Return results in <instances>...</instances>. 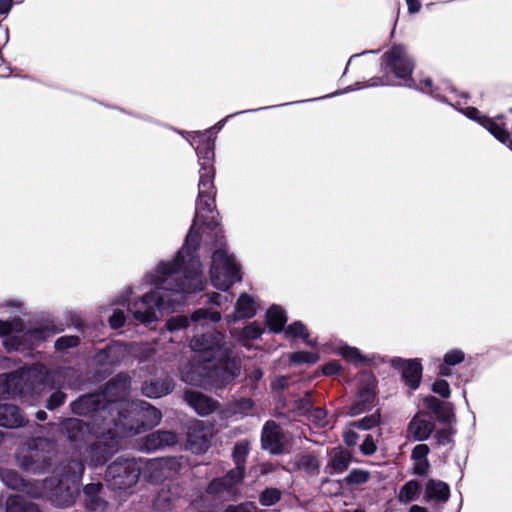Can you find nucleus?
Here are the masks:
<instances>
[{"label": "nucleus", "mask_w": 512, "mask_h": 512, "mask_svg": "<svg viewBox=\"0 0 512 512\" xmlns=\"http://www.w3.org/2000/svg\"><path fill=\"white\" fill-rule=\"evenodd\" d=\"M369 479V472L361 469H354L346 476L345 480L348 484H363L366 483Z\"/></svg>", "instance_id": "3c124183"}, {"label": "nucleus", "mask_w": 512, "mask_h": 512, "mask_svg": "<svg viewBox=\"0 0 512 512\" xmlns=\"http://www.w3.org/2000/svg\"><path fill=\"white\" fill-rule=\"evenodd\" d=\"M261 445L271 454H281L284 450L283 434L281 427L272 420L267 421L261 432Z\"/></svg>", "instance_id": "412c9836"}, {"label": "nucleus", "mask_w": 512, "mask_h": 512, "mask_svg": "<svg viewBox=\"0 0 512 512\" xmlns=\"http://www.w3.org/2000/svg\"><path fill=\"white\" fill-rule=\"evenodd\" d=\"M375 398V378L373 374L367 376V382L360 386L355 403L350 408L351 416L365 412Z\"/></svg>", "instance_id": "393cba45"}, {"label": "nucleus", "mask_w": 512, "mask_h": 512, "mask_svg": "<svg viewBox=\"0 0 512 512\" xmlns=\"http://www.w3.org/2000/svg\"><path fill=\"white\" fill-rule=\"evenodd\" d=\"M177 435L171 431L158 430L145 437L144 446L147 450H158L177 443Z\"/></svg>", "instance_id": "2f4dec72"}, {"label": "nucleus", "mask_w": 512, "mask_h": 512, "mask_svg": "<svg viewBox=\"0 0 512 512\" xmlns=\"http://www.w3.org/2000/svg\"><path fill=\"white\" fill-rule=\"evenodd\" d=\"M83 504L86 510L91 512H104L107 508V501L103 496V485L90 483L83 488Z\"/></svg>", "instance_id": "5701e85b"}, {"label": "nucleus", "mask_w": 512, "mask_h": 512, "mask_svg": "<svg viewBox=\"0 0 512 512\" xmlns=\"http://www.w3.org/2000/svg\"><path fill=\"white\" fill-rule=\"evenodd\" d=\"M264 332V328L257 322L246 325L239 333L235 330L231 331V335L237 338L238 342L246 347L251 348L250 342L259 339Z\"/></svg>", "instance_id": "f704fd0d"}, {"label": "nucleus", "mask_w": 512, "mask_h": 512, "mask_svg": "<svg viewBox=\"0 0 512 512\" xmlns=\"http://www.w3.org/2000/svg\"><path fill=\"white\" fill-rule=\"evenodd\" d=\"M129 409L125 412L128 419L119 418L117 423H133L137 425V431H126V436L139 434L142 430L152 428L158 425L161 421L162 414L160 410L150 405L143 400H134L131 403H126Z\"/></svg>", "instance_id": "ddd939ff"}, {"label": "nucleus", "mask_w": 512, "mask_h": 512, "mask_svg": "<svg viewBox=\"0 0 512 512\" xmlns=\"http://www.w3.org/2000/svg\"><path fill=\"white\" fill-rule=\"evenodd\" d=\"M313 409L311 397L309 394H306L305 397L300 398L295 402V412L297 415H309L311 410Z\"/></svg>", "instance_id": "603ef678"}, {"label": "nucleus", "mask_w": 512, "mask_h": 512, "mask_svg": "<svg viewBox=\"0 0 512 512\" xmlns=\"http://www.w3.org/2000/svg\"><path fill=\"white\" fill-rule=\"evenodd\" d=\"M184 398L188 405L200 416L210 415L218 408L216 400L198 391H186Z\"/></svg>", "instance_id": "cd10ccee"}, {"label": "nucleus", "mask_w": 512, "mask_h": 512, "mask_svg": "<svg viewBox=\"0 0 512 512\" xmlns=\"http://www.w3.org/2000/svg\"><path fill=\"white\" fill-rule=\"evenodd\" d=\"M53 473H57L61 478L69 480L72 484L77 485L83 476L84 465L81 460L72 459L62 464L60 468H54Z\"/></svg>", "instance_id": "473e14b6"}, {"label": "nucleus", "mask_w": 512, "mask_h": 512, "mask_svg": "<svg viewBox=\"0 0 512 512\" xmlns=\"http://www.w3.org/2000/svg\"><path fill=\"white\" fill-rule=\"evenodd\" d=\"M130 387V377L125 373H119L113 377L105 386V389L99 394L103 395V402L109 408V416L118 420L119 418L128 419L125 412L129 409L126 403H131L125 399Z\"/></svg>", "instance_id": "9d476101"}, {"label": "nucleus", "mask_w": 512, "mask_h": 512, "mask_svg": "<svg viewBox=\"0 0 512 512\" xmlns=\"http://www.w3.org/2000/svg\"><path fill=\"white\" fill-rule=\"evenodd\" d=\"M6 512H40V510L36 504L21 496L13 495L7 499Z\"/></svg>", "instance_id": "a19ab883"}, {"label": "nucleus", "mask_w": 512, "mask_h": 512, "mask_svg": "<svg viewBox=\"0 0 512 512\" xmlns=\"http://www.w3.org/2000/svg\"><path fill=\"white\" fill-rule=\"evenodd\" d=\"M249 453V446L246 442H238L233 449V461L235 468L233 470H239L241 475L245 476V463Z\"/></svg>", "instance_id": "c03bdc74"}, {"label": "nucleus", "mask_w": 512, "mask_h": 512, "mask_svg": "<svg viewBox=\"0 0 512 512\" xmlns=\"http://www.w3.org/2000/svg\"><path fill=\"white\" fill-rule=\"evenodd\" d=\"M221 320V314L206 308H199L191 314L190 319L184 315H177L169 318L166 322V328L169 332L186 329L190 321L198 326H204L207 323H217Z\"/></svg>", "instance_id": "dca6fc26"}, {"label": "nucleus", "mask_w": 512, "mask_h": 512, "mask_svg": "<svg viewBox=\"0 0 512 512\" xmlns=\"http://www.w3.org/2000/svg\"><path fill=\"white\" fill-rule=\"evenodd\" d=\"M282 332L286 338H300L310 347L317 346V341L315 339H309L308 329L301 321H295L290 325L285 326Z\"/></svg>", "instance_id": "ea45409f"}, {"label": "nucleus", "mask_w": 512, "mask_h": 512, "mask_svg": "<svg viewBox=\"0 0 512 512\" xmlns=\"http://www.w3.org/2000/svg\"><path fill=\"white\" fill-rule=\"evenodd\" d=\"M381 67L384 72V76L382 78L373 79V81L367 86L403 85L429 94L436 99L450 104L454 108H457L460 105L459 102L453 103L445 96H442L439 93L438 88L433 87V83L430 78H425L418 82L411 78L414 70V62L406 48L402 45H395L383 54Z\"/></svg>", "instance_id": "39448f33"}, {"label": "nucleus", "mask_w": 512, "mask_h": 512, "mask_svg": "<svg viewBox=\"0 0 512 512\" xmlns=\"http://www.w3.org/2000/svg\"><path fill=\"white\" fill-rule=\"evenodd\" d=\"M220 232L218 223L215 226H208L200 220L197 224L196 235L194 237L195 248L191 247L190 249L192 254L199 259L198 250L200 249V241H207L208 238L214 237L213 246L215 250L211 256L210 279L215 288L227 291L234 283L242 280L241 266L235 256L228 251L223 240L224 237ZM199 264L202 274H204L201 262H199ZM204 279H206V277H204ZM205 284H207V280H205ZM205 286L206 285H204V287Z\"/></svg>", "instance_id": "7ed1b4c3"}, {"label": "nucleus", "mask_w": 512, "mask_h": 512, "mask_svg": "<svg viewBox=\"0 0 512 512\" xmlns=\"http://www.w3.org/2000/svg\"><path fill=\"white\" fill-rule=\"evenodd\" d=\"M281 498L280 490L276 488H267L259 495V502L263 506H272Z\"/></svg>", "instance_id": "09e8293b"}, {"label": "nucleus", "mask_w": 512, "mask_h": 512, "mask_svg": "<svg viewBox=\"0 0 512 512\" xmlns=\"http://www.w3.org/2000/svg\"><path fill=\"white\" fill-rule=\"evenodd\" d=\"M360 450L364 455H372L376 452L377 447L371 435H367L360 446Z\"/></svg>", "instance_id": "680f3d73"}, {"label": "nucleus", "mask_w": 512, "mask_h": 512, "mask_svg": "<svg viewBox=\"0 0 512 512\" xmlns=\"http://www.w3.org/2000/svg\"><path fill=\"white\" fill-rule=\"evenodd\" d=\"M66 480L60 478L55 487L51 488L48 499L52 505L58 508H67L72 506L78 495L77 488H71L65 482Z\"/></svg>", "instance_id": "4be33fe9"}, {"label": "nucleus", "mask_w": 512, "mask_h": 512, "mask_svg": "<svg viewBox=\"0 0 512 512\" xmlns=\"http://www.w3.org/2000/svg\"><path fill=\"white\" fill-rule=\"evenodd\" d=\"M154 508L161 512L171 509V501L164 492L159 493L154 500Z\"/></svg>", "instance_id": "bf43d9fd"}, {"label": "nucleus", "mask_w": 512, "mask_h": 512, "mask_svg": "<svg viewBox=\"0 0 512 512\" xmlns=\"http://www.w3.org/2000/svg\"><path fill=\"white\" fill-rule=\"evenodd\" d=\"M55 457V443L42 437L31 438L22 443L15 455L17 465L34 474L54 472Z\"/></svg>", "instance_id": "0eeeda50"}, {"label": "nucleus", "mask_w": 512, "mask_h": 512, "mask_svg": "<svg viewBox=\"0 0 512 512\" xmlns=\"http://www.w3.org/2000/svg\"><path fill=\"white\" fill-rule=\"evenodd\" d=\"M80 344V338L75 335H65L59 337L55 341V349L57 351H65L70 348L77 347Z\"/></svg>", "instance_id": "8fccbe9b"}, {"label": "nucleus", "mask_w": 512, "mask_h": 512, "mask_svg": "<svg viewBox=\"0 0 512 512\" xmlns=\"http://www.w3.org/2000/svg\"><path fill=\"white\" fill-rule=\"evenodd\" d=\"M239 470H230L225 476L213 479L206 488V492L214 497L229 500L238 492L244 480Z\"/></svg>", "instance_id": "2eb2a0df"}, {"label": "nucleus", "mask_w": 512, "mask_h": 512, "mask_svg": "<svg viewBox=\"0 0 512 512\" xmlns=\"http://www.w3.org/2000/svg\"><path fill=\"white\" fill-rule=\"evenodd\" d=\"M71 411L80 416H90L94 429L103 426H109L111 416H109V408L103 402V395L99 393H91L80 396L70 404Z\"/></svg>", "instance_id": "f8f14e48"}, {"label": "nucleus", "mask_w": 512, "mask_h": 512, "mask_svg": "<svg viewBox=\"0 0 512 512\" xmlns=\"http://www.w3.org/2000/svg\"><path fill=\"white\" fill-rule=\"evenodd\" d=\"M49 378L50 373L46 366L33 364L11 373L1 374L0 387L7 397H22L45 384Z\"/></svg>", "instance_id": "6e6552de"}, {"label": "nucleus", "mask_w": 512, "mask_h": 512, "mask_svg": "<svg viewBox=\"0 0 512 512\" xmlns=\"http://www.w3.org/2000/svg\"><path fill=\"white\" fill-rule=\"evenodd\" d=\"M194 234L188 233L182 248L176 256L160 262L145 276V281L154 289L145 293L138 300H132L133 288H125L114 301V305L126 306L133 318L149 325L158 320L157 312L173 311L182 305L186 296L202 291L205 279L198 259L192 254Z\"/></svg>", "instance_id": "f257e3e1"}, {"label": "nucleus", "mask_w": 512, "mask_h": 512, "mask_svg": "<svg viewBox=\"0 0 512 512\" xmlns=\"http://www.w3.org/2000/svg\"><path fill=\"white\" fill-rule=\"evenodd\" d=\"M432 390L443 398H449L451 394L448 382L443 379L436 380L432 385Z\"/></svg>", "instance_id": "4d7b16f0"}, {"label": "nucleus", "mask_w": 512, "mask_h": 512, "mask_svg": "<svg viewBox=\"0 0 512 512\" xmlns=\"http://www.w3.org/2000/svg\"><path fill=\"white\" fill-rule=\"evenodd\" d=\"M294 468L307 474H317L320 468L318 458L310 453L298 454L293 459Z\"/></svg>", "instance_id": "58836bf2"}, {"label": "nucleus", "mask_w": 512, "mask_h": 512, "mask_svg": "<svg viewBox=\"0 0 512 512\" xmlns=\"http://www.w3.org/2000/svg\"><path fill=\"white\" fill-rule=\"evenodd\" d=\"M465 360V353L461 349H452L443 356V362L438 366V373L441 376H451L452 366H456Z\"/></svg>", "instance_id": "4c0bfd02"}, {"label": "nucleus", "mask_w": 512, "mask_h": 512, "mask_svg": "<svg viewBox=\"0 0 512 512\" xmlns=\"http://www.w3.org/2000/svg\"><path fill=\"white\" fill-rule=\"evenodd\" d=\"M211 438V426L204 421L195 420L188 427L186 449L195 454H202L210 447Z\"/></svg>", "instance_id": "f3484780"}, {"label": "nucleus", "mask_w": 512, "mask_h": 512, "mask_svg": "<svg viewBox=\"0 0 512 512\" xmlns=\"http://www.w3.org/2000/svg\"><path fill=\"white\" fill-rule=\"evenodd\" d=\"M254 407V402L250 398H241L234 402L229 403L222 414L226 418L230 417H245L251 413Z\"/></svg>", "instance_id": "e433bc0d"}, {"label": "nucleus", "mask_w": 512, "mask_h": 512, "mask_svg": "<svg viewBox=\"0 0 512 512\" xmlns=\"http://www.w3.org/2000/svg\"><path fill=\"white\" fill-rule=\"evenodd\" d=\"M456 109L463 113L469 119L478 122L481 126L487 129L497 140H499L503 144H506L507 147L512 151V140L510 139L509 132L505 128V124L502 121V117L493 119L483 116L475 107H467L463 109L459 105Z\"/></svg>", "instance_id": "4468645a"}, {"label": "nucleus", "mask_w": 512, "mask_h": 512, "mask_svg": "<svg viewBox=\"0 0 512 512\" xmlns=\"http://www.w3.org/2000/svg\"><path fill=\"white\" fill-rule=\"evenodd\" d=\"M190 348L196 353L192 361L181 369V379L190 385L204 389L222 388L240 372L233 358V344L216 330H207L194 335Z\"/></svg>", "instance_id": "f03ea898"}, {"label": "nucleus", "mask_w": 512, "mask_h": 512, "mask_svg": "<svg viewBox=\"0 0 512 512\" xmlns=\"http://www.w3.org/2000/svg\"><path fill=\"white\" fill-rule=\"evenodd\" d=\"M61 426L62 432L76 449H80L94 437V427H90L83 420L68 418Z\"/></svg>", "instance_id": "a211bd4d"}, {"label": "nucleus", "mask_w": 512, "mask_h": 512, "mask_svg": "<svg viewBox=\"0 0 512 512\" xmlns=\"http://www.w3.org/2000/svg\"><path fill=\"white\" fill-rule=\"evenodd\" d=\"M29 421L21 409L13 404H0V426L5 428H18L25 426Z\"/></svg>", "instance_id": "c756f323"}, {"label": "nucleus", "mask_w": 512, "mask_h": 512, "mask_svg": "<svg viewBox=\"0 0 512 512\" xmlns=\"http://www.w3.org/2000/svg\"><path fill=\"white\" fill-rule=\"evenodd\" d=\"M141 462V474L144 479L151 483H158L164 478L168 477L169 469L172 461L164 458H155L144 460L137 459Z\"/></svg>", "instance_id": "aec40b11"}, {"label": "nucleus", "mask_w": 512, "mask_h": 512, "mask_svg": "<svg viewBox=\"0 0 512 512\" xmlns=\"http://www.w3.org/2000/svg\"><path fill=\"white\" fill-rule=\"evenodd\" d=\"M22 328H23V323L18 328L10 331L6 335L1 336V337H4L3 345L7 351H22L25 349V345L23 342L24 336L12 335V332L22 331Z\"/></svg>", "instance_id": "a18cd8bd"}, {"label": "nucleus", "mask_w": 512, "mask_h": 512, "mask_svg": "<svg viewBox=\"0 0 512 512\" xmlns=\"http://www.w3.org/2000/svg\"><path fill=\"white\" fill-rule=\"evenodd\" d=\"M350 462L351 455L349 452L342 449H334L326 466V471L330 474H341L348 468Z\"/></svg>", "instance_id": "c9c22d12"}, {"label": "nucleus", "mask_w": 512, "mask_h": 512, "mask_svg": "<svg viewBox=\"0 0 512 512\" xmlns=\"http://www.w3.org/2000/svg\"><path fill=\"white\" fill-rule=\"evenodd\" d=\"M0 478L2 482L13 490L23 491L33 498L41 496V492L34 484L23 479L16 471L10 469H3L0 471Z\"/></svg>", "instance_id": "bb28decb"}, {"label": "nucleus", "mask_w": 512, "mask_h": 512, "mask_svg": "<svg viewBox=\"0 0 512 512\" xmlns=\"http://www.w3.org/2000/svg\"><path fill=\"white\" fill-rule=\"evenodd\" d=\"M103 426L94 429L93 442L84 452V460L88 465L102 466L119 449L120 439L126 436V431H137L133 423H117L115 418Z\"/></svg>", "instance_id": "423d86ee"}, {"label": "nucleus", "mask_w": 512, "mask_h": 512, "mask_svg": "<svg viewBox=\"0 0 512 512\" xmlns=\"http://www.w3.org/2000/svg\"><path fill=\"white\" fill-rule=\"evenodd\" d=\"M262 377H263V371L260 368H254L246 376L247 384L250 386L251 389H255L256 383L259 380H261Z\"/></svg>", "instance_id": "0e129e2a"}, {"label": "nucleus", "mask_w": 512, "mask_h": 512, "mask_svg": "<svg viewBox=\"0 0 512 512\" xmlns=\"http://www.w3.org/2000/svg\"><path fill=\"white\" fill-rule=\"evenodd\" d=\"M420 494V484L416 480L406 482L400 489L397 499L402 504H408L418 498Z\"/></svg>", "instance_id": "79ce46f5"}, {"label": "nucleus", "mask_w": 512, "mask_h": 512, "mask_svg": "<svg viewBox=\"0 0 512 512\" xmlns=\"http://www.w3.org/2000/svg\"><path fill=\"white\" fill-rule=\"evenodd\" d=\"M141 474L136 458L119 457L106 470L105 479L112 489L124 490L135 485Z\"/></svg>", "instance_id": "9b49d317"}, {"label": "nucleus", "mask_w": 512, "mask_h": 512, "mask_svg": "<svg viewBox=\"0 0 512 512\" xmlns=\"http://www.w3.org/2000/svg\"><path fill=\"white\" fill-rule=\"evenodd\" d=\"M413 462L414 474L418 476H423L427 474L430 467L428 459L413 460Z\"/></svg>", "instance_id": "338daca9"}, {"label": "nucleus", "mask_w": 512, "mask_h": 512, "mask_svg": "<svg viewBox=\"0 0 512 512\" xmlns=\"http://www.w3.org/2000/svg\"><path fill=\"white\" fill-rule=\"evenodd\" d=\"M225 512H255V507L252 503H242L235 506H229Z\"/></svg>", "instance_id": "774afa93"}, {"label": "nucleus", "mask_w": 512, "mask_h": 512, "mask_svg": "<svg viewBox=\"0 0 512 512\" xmlns=\"http://www.w3.org/2000/svg\"><path fill=\"white\" fill-rule=\"evenodd\" d=\"M380 423V414L378 412L372 413L364 418L353 421L350 425L352 427L361 429V430H369Z\"/></svg>", "instance_id": "de8ad7c7"}, {"label": "nucleus", "mask_w": 512, "mask_h": 512, "mask_svg": "<svg viewBox=\"0 0 512 512\" xmlns=\"http://www.w3.org/2000/svg\"><path fill=\"white\" fill-rule=\"evenodd\" d=\"M156 353V348L153 344H125L121 342H114L108 345L105 349L99 351L93 358L96 366L105 372L110 371L115 365L119 364L125 358L133 354L140 359V361L151 358Z\"/></svg>", "instance_id": "1a4fd4ad"}, {"label": "nucleus", "mask_w": 512, "mask_h": 512, "mask_svg": "<svg viewBox=\"0 0 512 512\" xmlns=\"http://www.w3.org/2000/svg\"><path fill=\"white\" fill-rule=\"evenodd\" d=\"M389 363L393 368L401 372L402 379L411 390L414 391L419 387L423 370L419 359L393 357Z\"/></svg>", "instance_id": "6ab92c4d"}, {"label": "nucleus", "mask_w": 512, "mask_h": 512, "mask_svg": "<svg viewBox=\"0 0 512 512\" xmlns=\"http://www.w3.org/2000/svg\"><path fill=\"white\" fill-rule=\"evenodd\" d=\"M287 322L286 311L279 305H271L266 312V323L273 333H281Z\"/></svg>", "instance_id": "72a5a7b5"}, {"label": "nucleus", "mask_w": 512, "mask_h": 512, "mask_svg": "<svg viewBox=\"0 0 512 512\" xmlns=\"http://www.w3.org/2000/svg\"><path fill=\"white\" fill-rule=\"evenodd\" d=\"M319 359L318 353L308 351H296L289 355L292 364H315Z\"/></svg>", "instance_id": "49530a36"}, {"label": "nucleus", "mask_w": 512, "mask_h": 512, "mask_svg": "<svg viewBox=\"0 0 512 512\" xmlns=\"http://www.w3.org/2000/svg\"><path fill=\"white\" fill-rule=\"evenodd\" d=\"M258 308L259 304L255 298L242 293L235 303L234 313L228 315L226 320L228 323H234L238 320L251 319L256 315Z\"/></svg>", "instance_id": "a878e982"}, {"label": "nucleus", "mask_w": 512, "mask_h": 512, "mask_svg": "<svg viewBox=\"0 0 512 512\" xmlns=\"http://www.w3.org/2000/svg\"><path fill=\"white\" fill-rule=\"evenodd\" d=\"M434 428V423L426 414L417 413L408 424L407 434L414 441L422 442L431 436Z\"/></svg>", "instance_id": "b1692460"}, {"label": "nucleus", "mask_w": 512, "mask_h": 512, "mask_svg": "<svg viewBox=\"0 0 512 512\" xmlns=\"http://www.w3.org/2000/svg\"><path fill=\"white\" fill-rule=\"evenodd\" d=\"M450 488L440 480L429 479L424 487V500L427 503L444 504L449 500Z\"/></svg>", "instance_id": "c85d7f7f"}, {"label": "nucleus", "mask_w": 512, "mask_h": 512, "mask_svg": "<svg viewBox=\"0 0 512 512\" xmlns=\"http://www.w3.org/2000/svg\"><path fill=\"white\" fill-rule=\"evenodd\" d=\"M22 320L20 318H15L12 321L8 320H0V336L6 335L10 331L21 326Z\"/></svg>", "instance_id": "052dcab7"}, {"label": "nucleus", "mask_w": 512, "mask_h": 512, "mask_svg": "<svg viewBox=\"0 0 512 512\" xmlns=\"http://www.w3.org/2000/svg\"><path fill=\"white\" fill-rule=\"evenodd\" d=\"M453 430L450 427L442 428L435 434L437 444L440 446L448 445L452 441Z\"/></svg>", "instance_id": "13d9d810"}, {"label": "nucleus", "mask_w": 512, "mask_h": 512, "mask_svg": "<svg viewBox=\"0 0 512 512\" xmlns=\"http://www.w3.org/2000/svg\"><path fill=\"white\" fill-rule=\"evenodd\" d=\"M429 447L426 444H418L416 445L411 454L412 460H421V459H427V455L429 454Z\"/></svg>", "instance_id": "e2e57ef3"}, {"label": "nucleus", "mask_w": 512, "mask_h": 512, "mask_svg": "<svg viewBox=\"0 0 512 512\" xmlns=\"http://www.w3.org/2000/svg\"><path fill=\"white\" fill-rule=\"evenodd\" d=\"M66 400V394L60 390L54 391L47 400L46 408L54 410L61 406Z\"/></svg>", "instance_id": "864d4df0"}, {"label": "nucleus", "mask_w": 512, "mask_h": 512, "mask_svg": "<svg viewBox=\"0 0 512 512\" xmlns=\"http://www.w3.org/2000/svg\"><path fill=\"white\" fill-rule=\"evenodd\" d=\"M335 352L342 356L347 361L357 365L360 363H366L369 361L367 356L362 355L360 350L356 347L349 346L347 344H341L336 349Z\"/></svg>", "instance_id": "37998d69"}, {"label": "nucleus", "mask_w": 512, "mask_h": 512, "mask_svg": "<svg viewBox=\"0 0 512 512\" xmlns=\"http://www.w3.org/2000/svg\"><path fill=\"white\" fill-rule=\"evenodd\" d=\"M193 141L197 142L195 151L200 160L198 198L196 201L195 217L188 233L196 235V227L201 220L208 226L217 224L218 213L215 212V187H214V167L212 160L214 157L215 137L211 130L205 133H196Z\"/></svg>", "instance_id": "20e7f679"}, {"label": "nucleus", "mask_w": 512, "mask_h": 512, "mask_svg": "<svg viewBox=\"0 0 512 512\" xmlns=\"http://www.w3.org/2000/svg\"><path fill=\"white\" fill-rule=\"evenodd\" d=\"M126 320L125 312L122 309L115 308L113 314L109 317V324L111 328H121Z\"/></svg>", "instance_id": "6e6d98bb"}, {"label": "nucleus", "mask_w": 512, "mask_h": 512, "mask_svg": "<svg viewBox=\"0 0 512 512\" xmlns=\"http://www.w3.org/2000/svg\"><path fill=\"white\" fill-rule=\"evenodd\" d=\"M327 413L322 408H313L309 413V419L319 427H325L327 424Z\"/></svg>", "instance_id": "5fc2aeb1"}, {"label": "nucleus", "mask_w": 512, "mask_h": 512, "mask_svg": "<svg viewBox=\"0 0 512 512\" xmlns=\"http://www.w3.org/2000/svg\"><path fill=\"white\" fill-rule=\"evenodd\" d=\"M0 308L10 309L12 313H21L23 304L17 299H8L0 303Z\"/></svg>", "instance_id": "69168bd1"}, {"label": "nucleus", "mask_w": 512, "mask_h": 512, "mask_svg": "<svg viewBox=\"0 0 512 512\" xmlns=\"http://www.w3.org/2000/svg\"><path fill=\"white\" fill-rule=\"evenodd\" d=\"M173 388V379L166 376L164 378L146 381L142 385V393L149 398H160L171 393Z\"/></svg>", "instance_id": "7c9ffc66"}]
</instances>
